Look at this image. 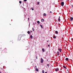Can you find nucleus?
<instances>
[{
    "mask_svg": "<svg viewBox=\"0 0 73 73\" xmlns=\"http://www.w3.org/2000/svg\"><path fill=\"white\" fill-rule=\"evenodd\" d=\"M61 6H64V2H62L61 3Z\"/></svg>",
    "mask_w": 73,
    "mask_h": 73,
    "instance_id": "obj_1",
    "label": "nucleus"
},
{
    "mask_svg": "<svg viewBox=\"0 0 73 73\" xmlns=\"http://www.w3.org/2000/svg\"><path fill=\"white\" fill-rule=\"evenodd\" d=\"M41 63L43 62V59H42V58L41 59Z\"/></svg>",
    "mask_w": 73,
    "mask_h": 73,
    "instance_id": "obj_2",
    "label": "nucleus"
},
{
    "mask_svg": "<svg viewBox=\"0 0 73 73\" xmlns=\"http://www.w3.org/2000/svg\"><path fill=\"white\" fill-rule=\"evenodd\" d=\"M73 20V18L72 17L70 18V21H72Z\"/></svg>",
    "mask_w": 73,
    "mask_h": 73,
    "instance_id": "obj_3",
    "label": "nucleus"
},
{
    "mask_svg": "<svg viewBox=\"0 0 73 73\" xmlns=\"http://www.w3.org/2000/svg\"><path fill=\"white\" fill-rule=\"evenodd\" d=\"M41 21L42 22H44V19H42L41 20Z\"/></svg>",
    "mask_w": 73,
    "mask_h": 73,
    "instance_id": "obj_4",
    "label": "nucleus"
},
{
    "mask_svg": "<svg viewBox=\"0 0 73 73\" xmlns=\"http://www.w3.org/2000/svg\"><path fill=\"white\" fill-rule=\"evenodd\" d=\"M59 53H60V52L58 51L57 52V54H58V56H59Z\"/></svg>",
    "mask_w": 73,
    "mask_h": 73,
    "instance_id": "obj_5",
    "label": "nucleus"
},
{
    "mask_svg": "<svg viewBox=\"0 0 73 73\" xmlns=\"http://www.w3.org/2000/svg\"><path fill=\"white\" fill-rule=\"evenodd\" d=\"M66 61H68V60H69V59H68V58H66Z\"/></svg>",
    "mask_w": 73,
    "mask_h": 73,
    "instance_id": "obj_6",
    "label": "nucleus"
},
{
    "mask_svg": "<svg viewBox=\"0 0 73 73\" xmlns=\"http://www.w3.org/2000/svg\"><path fill=\"white\" fill-rule=\"evenodd\" d=\"M35 69H36V71H37V72H38V68H36Z\"/></svg>",
    "mask_w": 73,
    "mask_h": 73,
    "instance_id": "obj_7",
    "label": "nucleus"
},
{
    "mask_svg": "<svg viewBox=\"0 0 73 73\" xmlns=\"http://www.w3.org/2000/svg\"><path fill=\"white\" fill-rule=\"evenodd\" d=\"M55 33H56V34H57V35L58 33V31H55Z\"/></svg>",
    "mask_w": 73,
    "mask_h": 73,
    "instance_id": "obj_8",
    "label": "nucleus"
},
{
    "mask_svg": "<svg viewBox=\"0 0 73 73\" xmlns=\"http://www.w3.org/2000/svg\"><path fill=\"white\" fill-rule=\"evenodd\" d=\"M63 67L64 68V69H67L66 68V67L65 66H63Z\"/></svg>",
    "mask_w": 73,
    "mask_h": 73,
    "instance_id": "obj_9",
    "label": "nucleus"
},
{
    "mask_svg": "<svg viewBox=\"0 0 73 73\" xmlns=\"http://www.w3.org/2000/svg\"><path fill=\"white\" fill-rule=\"evenodd\" d=\"M55 70L56 72H57V71H58V69L57 68H56L55 69Z\"/></svg>",
    "mask_w": 73,
    "mask_h": 73,
    "instance_id": "obj_10",
    "label": "nucleus"
},
{
    "mask_svg": "<svg viewBox=\"0 0 73 73\" xmlns=\"http://www.w3.org/2000/svg\"><path fill=\"white\" fill-rule=\"evenodd\" d=\"M39 4H40V2H37V5H39Z\"/></svg>",
    "mask_w": 73,
    "mask_h": 73,
    "instance_id": "obj_11",
    "label": "nucleus"
},
{
    "mask_svg": "<svg viewBox=\"0 0 73 73\" xmlns=\"http://www.w3.org/2000/svg\"><path fill=\"white\" fill-rule=\"evenodd\" d=\"M42 51L43 52H44V51H45V50H44V48H42Z\"/></svg>",
    "mask_w": 73,
    "mask_h": 73,
    "instance_id": "obj_12",
    "label": "nucleus"
},
{
    "mask_svg": "<svg viewBox=\"0 0 73 73\" xmlns=\"http://www.w3.org/2000/svg\"><path fill=\"white\" fill-rule=\"evenodd\" d=\"M43 15L44 16H46V14H45V13H44V14H43Z\"/></svg>",
    "mask_w": 73,
    "mask_h": 73,
    "instance_id": "obj_13",
    "label": "nucleus"
},
{
    "mask_svg": "<svg viewBox=\"0 0 73 73\" xmlns=\"http://www.w3.org/2000/svg\"><path fill=\"white\" fill-rule=\"evenodd\" d=\"M30 37L31 38H33V36H32V35H31Z\"/></svg>",
    "mask_w": 73,
    "mask_h": 73,
    "instance_id": "obj_14",
    "label": "nucleus"
},
{
    "mask_svg": "<svg viewBox=\"0 0 73 73\" xmlns=\"http://www.w3.org/2000/svg\"><path fill=\"white\" fill-rule=\"evenodd\" d=\"M58 50H59V51H60V50H62V49H60V48H58Z\"/></svg>",
    "mask_w": 73,
    "mask_h": 73,
    "instance_id": "obj_15",
    "label": "nucleus"
},
{
    "mask_svg": "<svg viewBox=\"0 0 73 73\" xmlns=\"http://www.w3.org/2000/svg\"><path fill=\"white\" fill-rule=\"evenodd\" d=\"M40 27L42 28H43V27H42V25H40Z\"/></svg>",
    "mask_w": 73,
    "mask_h": 73,
    "instance_id": "obj_16",
    "label": "nucleus"
},
{
    "mask_svg": "<svg viewBox=\"0 0 73 73\" xmlns=\"http://www.w3.org/2000/svg\"><path fill=\"white\" fill-rule=\"evenodd\" d=\"M28 34H29L30 33V31H28Z\"/></svg>",
    "mask_w": 73,
    "mask_h": 73,
    "instance_id": "obj_17",
    "label": "nucleus"
},
{
    "mask_svg": "<svg viewBox=\"0 0 73 73\" xmlns=\"http://www.w3.org/2000/svg\"><path fill=\"white\" fill-rule=\"evenodd\" d=\"M37 23H38V24H40V21H37Z\"/></svg>",
    "mask_w": 73,
    "mask_h": 73,
    "instance_id": "obj_18",
    "label": "nucleus"
},
{
    "mask_svg": "<svg viewBox=\"0 0 73 73\" xmlns=\"http://www.w3.org/2000/svg\"><path fill=\"white\" fill-rule=\"evenodd\" d=\"M58 21H60V18H58Z\"/></svg>",
    "mask_w": 73,
    "mask_h": 73,
    "instance_id": "obj_19",
    "label": "nucleus"
},
{
    "mask_svg": "<svg viewBox=\"0 0 73 73\" xmlns=\"http://www.w3.org/2000/svg\"><path fill=\"white\" fill-rule=\"evenodd\" d=\"M31 9L32 11H33V10H34V9L33 7L31 8Z\"/></svg>",
    "mask_w": 73,
    "mask_h": 73,
    "instance_id": "obj_20",
    "label": "nucleus"
},
{
    "mask_svg": "<svg viewBox=\"0 0 73 73\" xmlns=\"http://www.w3.org/2000/svg\"><path fill=\"white\" fill-rule=\"evenodd\" d=\"M19 3H20V4H21V1H19Z\"/></svg>",
    "mask_w": 73,
    "mask_h": 73,
    "instance_id": "obj_21",
    "label": "nucleus"
},
{
    "mask_svg": "<svg viewBox=\"0 0 73 73\" xmlns=\"http://www.w3.org/2000/svg\"><path fill=\"white\" fill-rule=\"evenodd\" d=\"M56 38V36H54V38Z\"/></svg>",
    "mask_w": 73,
    "mask_h": 73,
    "instance_id": "obj_22",
    "label": "nucleus"
},
{
    "mask_svg": "<svg viewBox=\"0 0 73 73\" xmlns=\"http://www.w3.org/2000/svg\"><path fill=\"white\" fill-rule=\"evenodd\" d=\"M42 73H44V70H43L42 71Z\"/></svg>",
    "mask_w": 73,
    "mask_h": 73,
    "instance_id": "obj_23",
    "label": "nucleus"
},
{
    "mask_svg": "<svg viewBox=\"0 0 73 73\" xmlns=\"http://www.w3.org/2000/svg\"><path fill=\"white\" fill-rule=\"evenodd\" d=\"M20 38H21L20 37L19 38H18V40H20Z\"/></svg>",
    "mask_w": 73,
    "mask_h": 73,
    "instance_id": "obj_24",
    "label": "nucleus"
},
{
    "mask_svg": "<svg viewBox=\"0 0 73 73\" xmlns=\"http://www.w3.org/2000/svg\"><path fill=\"white\" fill-rule=\"evenodd\" d=\"M24 1H25H25H27V0H24Z\"/></svg>",
    "mask_w": 73,
    "mask_h": 73,
    "instance_id": "obj_25",
    "label": "nucleus"
},
{
    "mask_svg": "<svg viewBox=\"0 0 73 73\" xmlns=\"http://www.w3.org/2000/svg\"><path fill=\"white\" fill-rule=\"evenodd\" d=\"M36 59H37V56H36Z\"/></svg>",
    "mask_w": 73,
    "mask_h": 73,
    "instance_id": "obj_26",
    "label": "nucleus"
},
{
    "mask_svg": "<svg viewBox=\"0 0 73 73\" xmlns=\"http://www.w3.org/2000/svg\"><path fill=\"white\" fill-rule=\"evenodd\" d=\"M48 47H49V46H50V45H49V44L48 45Z\"/></svg>",
    "mask_w": 73,
    "mask_h": 73,
    "instance_id": "obj_27",
    "label": "nucleus"
},
{
    "mask_svg": "<svg viewBox=\"0 0 73 73\" xmlns=\"http://www.w3.org/2000/svg\"><path fill=\"white\" fill-rule=\"evenodd\" d=\"M47 66H48V67H49V64H47Z\"/></svg>",
    "mask_w": 73,
    "mask_h": 73,
    "instance_id": "obj_28",
    "label": "nucleus"
},
{
    "mask_svg": "<svg viewBox=\"0 0 73 73\" xmlns=\"http://www.w3.org/2000/svg\"><path fill=\"white\" fill-rule=\"evenodd\" d=\"M33 31H35V30H34V29L32 30Z\"/></svg>",
    "mask_w": 73,
    "mask_h": 73,
    "instance_id": "obj_29",
    "label": "nucleus"
},
{
    "mask_svg": "<svg viewBox=\"0 0 73 73\" xmlns=\"http://www.w3.org/2000/svg\"><path fill=\"white\" fill-rule=\"evenodd\" d=\"M61 50H60V53H61Z\"/></svg>",
    "mask_w": 73,
    "mask_h": 73,
    "instance_id": "obj_30",
    "label": "nucleus"
},
{
    "mask_svg": "<svg viewBox=\"0 0 73 73\" xmlns=\"http://www.w3.org/2000/svg\"><path fill=\"white\" fill-rule=\"evenodd\" d=\"M73 5H72V8H73Z\"/></svg>",
    "mask_w": 73,
    "mask_h": 73,
    "instance_id": "obj_31",
    "label": "nucleus"
},
{
    "mask_svg": "<svg viewBox=\"0 0 73 73\" xmlns=\"http://www.w3.org/2000/svg\"><path fill=\"white\" fill-rule=\"evenodd\" d=\"M28 20H29V18H28Z\"/></svg>",
    "mask_w": 73,
    "mask_h": 73,
    "instance_id": "obj_32",
    "label": "nucleus"
},
{
    "mask_svg": "<svg viewBox=\"0 0 73 73\" xmlns=\"http://www.w3.org/2000/svg\"><path fill=\"white\" fill-rule=\"evenodd\" d=\"M50 13H52V11H50Z\"/></svg>",
    "mask_w": 73,
    "mask_h": 73,
    "instance_id": "obj_33",
    "label": "nucleus"
},
{
    "mask_svg": "<svg viewBox=\"0 0 73 73\" xmlns=\"http://www.w3.org/2000/svg\"><path fill=\"white\" fill-rule=\"evenodd\" d=\"M47 42H49V40H47Z\"/></svg>",
    "mask_w": 73,
    "mask_h": 73,
    "instance_id": "obj_34",
    "label": "nucleus"
},
{
    "mask_svg": "<svg viewBox=\"0 0 73 73\" xmlns=\"http://www.w3.org/2000/svg\"><path fill=\"white\" fill-rule=\"evenodd\" d=\"M35 67L36 68H37V66H35Z\"/></svg>",
    "mask_w": 73,
    "mask_h": 73,
    "instance_id": "obj_35",
    "label": "nucleus"
},
{
    "mask_svg": "<svg viewBox=\"0 0 73 73\" xmlns=\"http://www.w3.org/2000/svg\"><path fill=\"white\" fill-rule=\"evenodd\" d=\"M45 73H47V72H45Z\"/></svg>",
    "mask_w": 73,
    "mask_h": 73,
    "instance_id": "obj_36",
    "label": "nucleus"
},
{
    "mask_svg": "<svg viewBox=\"0 0 73 73\" xmlns=\"http://www.w3.org/2000/svg\"><path fill=\"white\" fill-rule=\"evenodd\" d=\"M32 28V29H34V28Z\"/></svg>",
    "mask_w": 73,
    "mask_h": 73,
    "instance_id": "obj_37",
    "label": "nucleus"
},
{
    "mask_svg": "<svg viewBox=\"0 0 73 73\" xmlns=\"http://www.w3.org/2000/svg\"><path fill=\"white\" fill-rule=\"evenodd\" d=\"M59 18H60V17H59Z\"/></svg>",
    "mask_w": 73,
    "mask_h": 73,
    "instance_id": "obj_38",
    "label": "nucleus"
},
{
    "mask_svg": "<svg viewBox=\"0 0 73 73\" xmlns=\"http://www.w3.org/2000/svg\"><path fill=\"white\" fill-rule=\"evenodd\" d=\"M47 61H48V60L47 59Z\"/></svg>",
    "mask_w": 73,
    "mask_h": 73,
    "instance_id": "obj_39",
    "label": "nucleus"
}]
</instances>
